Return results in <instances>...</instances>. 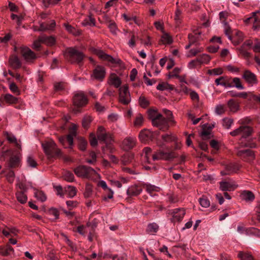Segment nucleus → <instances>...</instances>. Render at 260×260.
Here are the masks:
<instances>
[{
    "label": "nucleus",
    "instance_id": "6e6d98bb",
    "mask_svg": "<svg viewBox=\"0 0 260 260\" xmlns=\"http://www.w3.org/2000/svg\"><path fill=\"white\" fill-rule=\"evenodd\" d=\"M45 7L57 5L61 0H42Z\"/></svg>",
    "mask_w": 260,
    "mask_h": 260
},
{
    "label": "nucleus",
    "instance_id": "4d7b16f0",
    "mask_svg": "<svg viewBox=\"0 0 260 260\" xmlns=\"http://www.w3.org/2000/svg\"><path fill=\"white\" fill-rule=\"evenodd\" d=\"M139 104L143 108H146L149 105V101L144 96H141L139 98Z\"/></svg>",
    "mask_w": 260,
    "mask_h": 260
},
{
    "label": "nucleus",
    "instance_id": "864d4df0",
    "mask_svg": "<svg viewBox=\"0 0 260 260\" xmlns=\"http://www.w3.org/2000/svg\"><path fill=\"white\" fill-rule=\"evenodd\" d=\"M233 86L239 89H243L244 86L242 85L240 79L239 78L235 77L233 79Z\"/></svg>",
    "mask_w": 260,
    "mask_h": 260
},
{
    "label": "nucleus",
    "instance_id": "4468645a",
    "mask_svg": "<svg viewBox=\"0 0 260 260\" xmlns=\"http://www.w3.org/2000/svg\"><path fill=\"white\" fill-rule=\"evenodd\" d=\"M238 185L233 181H221L219 183V188L222 191H233L234 190Z\"/></svg>",
    "mask_w": 260,
    "mask_h": 260
},
{
    "label": "nucleus",
    "instance_id": "774afa93",
    "mask_svg": "<svg viewBox=\"0 0 260 260\" xmlns=\"http://www.w3.org/2000/svg\"><path fill=\"white\" fill-rule=\"evenodd\" d=\"M203 51L201 48L199 49H191L189 50L187 57H191L196 56L198 53L201 52Z\"/></svg>",
    "mask_w": 260,
    "mask_h": 260
},
{
    "label": "nucleus",
    "instance_id": "338daca9",
    "mask_svg": "<svg viewBox=\"0 0 260 260\" xmlns=\"http://www.w3.org/2000/svg\"><path fill=\"white\" fill-rule=\"evenodd\" d=\"M200 204L203 207L207 208L210 206L209 200L206 198L203 197L200 199Z\"/></svg>",
    "mask_w": 260,
    "mask_h": 260
},
{
    "label": "nucleus",
    "instance_id": "20e7f679",
    "mask_svg": "<svg viewBox=\"0 0 260 260\" xmlns=\"http://www.w3.org/2000/svg\"><path fill=\"white\" fill-rule=\"evenodd\" d=\"M64 55L72 63H80L83 60L85 55L75 48L70 47L66 49Z\"/></svg>",
    "mask_w": 260,
    "mask_h": 260
},
{
    "label": "nucleus",
    "instance_id": "69168bd1",
    "mask_svg": "<svg viewBox=\"0 0 260 260\" xmlns=\"http://www.w3.org/2000/svg\"><path fill=\"white\" fill-rule=\"evenodd\" d=\"M9 88L13 93H16L17 95L20 94V90L15 83H11L9 84Z\"/></svg>",
    "mask_w": 260,
    "mask_h": 260
},
{
    "label": "nucleus",
    "instance_id": "a211bd4d",
    "mask_svg": "<svg viewBox=\"0 0 260 260\" xmlns=\"http://www.w3.org/2000/svg\"><path fill=\"white\" fill-rule=\"evenodd\" d=\"M21 154L17 153L16 155L12 156L9 160V167L11 168L18 167L20 164Z\"/></svg>",
    "mask_w": 260,
    "mask_h": 260
},
{
    "label": "nucleus",
    "instance_id": "2f4dec72",
    "mask_svg": "<svg viewBox=\"0 0 260 260\" xmlns=\"http://www.w3.org/2000/svg\"><path fill=\"white\" fill-rule=\"evenodd\" d=\"M5 102L10 104H16L18 102V99L10 94H6L4 96Z\"/></svg>",
    "mask_w": 260,
    "mask_h": 260
},
{
    "label": "nucleus",
    "instance_id": "bf43d9fd",
    "mask_svg": "<svg viewBox=\"0 0 260 260\" xmlns=\"http://www.w3.org/2000/svg\"><path fill=\"white\" fill-rule=\"evenodd\" d=\"M91 118L89 116H86L82 120V125L84 128H87L91 122Z\"/></svg>",
    "mask_w": 260,
    "mask_h": 260
},
{
    "label": "nucleus",
    "instance_id": "393cba45",
    "mask_svg": "<svg viewBox=\"0 0 260 260\" xmlns=\"http://www.w3.org/2000/svg\"><path fill=\"white\" fill-rule=\"evenodd\" d=\"M161 137L162 140L161 141L165 143V147H166V143H169L177 141V137L172 134L162 135Z\"/></svg>",
    "mask_w": 260,
    "mask_h": 260
},
{
    "label": "nucleus",
    "instance_id": "f8f14e48",
    "mask_svg": "<svg viewBox=\"0 0 260 260\" xmlns=\"http://www.w3.org/2000/svg\"><path fill=\"white\" fill-rule=\"evenodd\" d=\"M136 142L137 140L135 137H127L122 141L121 147L125 151L129 150L136 146Z\"/></svg>",
    "mask_w": 260,
    "mask_h": 260
},
{
    "label": "nucleus",
    "instance_id": "0eeeda50",
    "mask_svg": "<svg viewBox=\"0 0 260 260\" xmlns=\"http://www.w3.org/2000/svg\"><path fill=\"white\" fill-rule=\"evenodd\" d=\"M237 155L243 161L251 164L255 158L254 152L251 149L239 150L237 152Z\"/></svg>",
    "mask_w": 260,
    "mask_h": 260
},
{
    "label": "nucleus",
    "instance_id": "e433bc0d",
    "mask_svg": "<svg viewBox=\"0 0 260 260\" xmlns=\"http://www.w3.org/2000/svg\"><path fill=\"white\" fill-rule=\"evenodd\" d=\"M223 72L222 68H217L213 69L208 70L207 71L208 74L212 76H218L221 75Z\"/></svg>",
    "mask_w": 260,
    "mask_h": 260
},
{
    "label": "nucleus",
    "instance_id": "b1692460",
    "mask_svg": "<svg viewBox=\"0 0 260 260\" xmlns=\"http://www.w3.org/2000/svg\"><path fill=\"white\" fill-rule=\"evenodd\" d=\"M40 40L42 41V43H44L48 46H52L55 43V39L53 37H47L45 35L40 36Z\"/></svg>",
    "mask_w": 260,
    "mask_h": 260
},
{
    "label": "nucleus",
    "instance_id": "9b49d317",
    "mask_svg": "<svg viewBox=\"0 0 260 260\" xmlns=\"http://www.w3.org/2000/svg\"><path fill=\"white\" fill-rule=\"evenodd\" d=\"M106 76L105 68L101 66H98L93 70V73L91 75L92 79H94L98 81H102L105 78Z\"/></svg>",
    "mask_w": 260,
    "mask_h": 260
},
{
    "label": "nucleus",
    "instance_id": "f257e3e1",
    "mask_svg": "<svg viewBox=\"0 0 260 260\" xmlns=\"http://www.w3.org/2000/svg\"><path fill=\"white\" fill-rule=\"evenodd\" d=\"M148 116L154 126L159 128L162 131L169 129L168 122L170 120V117L165 118L157 110L154 109H149L148 111Z\"/></svg>",
    "mask_w": 260,
    "mask_h": 260
},
{
    "label": "nucleus",
    "instance_id": "2eb2a0df",
    "mask_svg": "<svg viewBox=\"0 0 260 260\" xmlns=\"http://www.w3.org/2000/svg\"><path fill=\"white\" fill-rule=\"evenodd\" d=\"M94 54L99 56L101 59L106 60L111 63H116V60L111 55L106 54L103 50L98 49H93Z\"/></svg>",
    "mask_w": 260,
    "mask_h": 260
},
{
    "label": "nucleus",
    "instance_id": "8fccbe9b",
    "mask_svg": "<svg viewBox=\"0 0 260 260\" xmlns=\"http://www.w3.org/2000/svg\"><path fill=\"white\" fill-rule=\"evenodd\" d=\"M35 197L41 202H44L46 200V196L42 191H36L35 193Z\"/></svg>",
    "mask_w": 260,
    "mask_h": 260
},
{
    "label": "nucleus",
    "instance_id": "c756f323",
    "mask_svg": "<svg viewBox=\"0 0 260 260\" xmlns=\"http://www.w3.org/2000/svg\"><path fill=\"white\" fill-rule=\"evenodd\" d=\"M241 136L242 138H245L250 135L252 129L250 127L248 126H241Z\"/></svg>",
    "mask_w": 260,
    "mask_h": 260
},
{
    "label": "nucleus",
    "instance_id": "7c9ffc66",
    "mask_svg": "<svg viewBox=\"0 0 260 260\" xmlns=\"http://www.w3.org/2000/svg\"><path fill=\"white\" fill-rule=\"evenodd\" d=\"M197 59L199 63L201 65V64H207L209 63L210 61L211 58L208 55L206 54H203L199 56Z\"/></svg>",
    "mask_w": 260,
    "mask_h": 260
},
{
    "label": "nucleus",
    "instance_id": "1a4fd4ad",
    "mask_svg": "<svg viewBox=\"0 0 260 260\" xmlns=\"http://www.w3.org/2000/svg\"><path fill=\"white\" fill-rule=\"evenodd\" d=\"M168 214L172 216V222L181 221L185 214V210L184 208H176L168 211Z\"/></svg>",
    "mask_w": 260,
    "mask_h": 260
},
{
    "label": "nucleus",
    "instance_id": "a18cd8bd",
    "mask_svg": "<svg viewBox=\"0 0 260 260\" xmlns=\"http://www.w3.org/2000/svg\"><path fill=\"white\" fill-rule=\"evenodd\" d=\"M105 191V195L103 197V200L107 201L108 199H111L113 198V191L110 188L106 189Z\"/></svg>",
    "mask_w": 260,
    "mask_h": 260
},
{
    "label": "nucleus",
    "instance_id": "cd10ccee",
    "mask_svg": "<svg viewBox=\"0 0 260 260\" xmlns=\"http://www.w3.org/2000/svg\"><path fill=\"white\" fill-rule=\"evenodd\" d=\"M144 187L146 189V191L149 193L151 196H153V192H158L159 191V188L155 186L154 185H152L148 184H144Z\"/></svg>",
    "mask_w": 260,
    "mask_h": 260
},
{
    "label": "nucleus",
    "instance_id": "aec40b11",
    "mask_svg": "<svg viewBox=\"0 0 260 260\" xmlns=\"http://www.w3.org/2000/svg\"><path fill=\"white\" fill-rule=\"evenodd\" d=\"M239 169V167L236 164H230L225 167V171H221L222 175H230L237 172Z\"/></svg>",
    "mask_w": 260,
    "mask_h": 260
},
{
    "label": "nucleus",
    "instance_id": "7ed1b4c3",
    "mask_svg": "<svg viewBox=\"0 0 260 260\" xmlns=\"http://www.w3.org/2000/svg\"><path fill=\"white\" fill-rule=\"evenodd\" d=\"M96 135L99 140L104 142L106 144L105 147L102 148L103 151L104 152L107 149L112 152L114 148L110 145L114 141L112 134L107 132L103 126H100L98 128Z\"/></svg>",
    "mask_w": 260,
    "mask_h": 260
},
{
    "label": "nucleus",
    "instance_id": "de8ad7c7",
    "mask_svg": "<svg viewBox=\"0 0 260 260\" xmlns=\"http://www.w3.org/2000/svg\"><path fill=\"white\" fill-rule=\"evenodd\" d=\"M246 234L253 235L260 237V230L255 228H250L246 229Z\"/></svg>",
    "mask_w": 260,
    "mask_h": 260
},
{
    "label": "nucleus",
    "instance_id": "6ab92c4d",
    "mask_svg": "<svg viewBox=\"0 0 260 260\" xmlns=\"http://www.w3.org/2000/svg\"><path fill=\"white\" fill-rule=\"evenodd\" d=\"M108 83L114 86L115 88H118L121 84V81L120 78L116 74L112 73L109 77Z\"/></svg>",
    "mask_w": 260,
    "mask_h": 260
},
{
    "label": "nucleus",
    "instance_id": "4be33fe9",
    "mask_svg": "<svg viewBox=\"0 0 260 260\" xmlns=\"http://www.w3.org/2000/svg\"><path fill=\"white\" fill-rule=\"evenodd\" d=\"M59 141L64 148H71L73 144V138L70 135H68L67 137H60Z\"/></svg>",
    "mask_w": 260,
    "mask_h": 260
},
{
    "label": "nucleus",
    "instance_id": "4c0bfd02",
    "mask_svg": "<svg viewBox=\"0 0 260 260\" xmlns=\"http://www.w3.org/2000/svg\"><path fill=\"white\" fill-rule=\"evenodd\" d=\"M144 121V118L142 115L140 113L138 114L135 118L134 124L136 127H140L142 125Z\"/></svg>",
    "mask_w": 260,
    "mask_h": 260
},
{
    "label": "nucleus",
    "instance_id": "412c9836",
    "mask_svg": "<svg viewBox=\"0 0 260 260\" xmlns=\"http://www.w3.org/2000/svg\"><path fill=\"white\" fill-rule=\"evenodd\" d=\"M142 191V188L140 186L134 185L128 188L126 193L129 197H133L139 195Z\"/></svg>",
    "mask_w": 260,
    "mask_h": 260
},
{
    "label": "nucleus",
    "instance_id": "f3484780",
    "mask_svg": "<svg viewBox=\"0 0 260 260\" xmlns=\"http://www.w3.org/2000/svg\"><path fill=\"white\" fill-rule=\"evenodd\" d=\"M242 78L249 84L253 85L257 83L255 75L249 70L244 72Z\"/></svg>",
    "mask_w": 260,
    "mask_h": 260
},
{
    "label": "nucleus",
    "instance_id": "f03ea898",
    "mask_svg": "<svg viewBox=\"0 0 260 260\" xmlns=\"http://www.w3.org/2000/svg\"><path fill=\"white\" fill-rule=\"evenodd\" d=\"M156 146L159 149L156 151L152 155V157L153 160H170L175 157V154L172 151H165L164 149L168 150V147H165V143L160 140H156Z\"/></svg>",
    "mask_w": 260,
    "mask_h": 260
},
{
    "label": "nucleus",
    "instance_id": "ea45409f",
    "mask_svg": "<svg viewBox=\"0 0 260 260\" xmlns=\"http://www.w3.org/2000/svg\"><path fill=\"white\" fill-rule=\"evenodd\" d=\"M63 25L69 32L72 34L74 35H79L80 34V32L78 30H76L72 25L67 23H64Z\"/></svg>",
    "mask_w": 260,
    "mask_h": 260
},
{
    "label": "nucleus",
    "instance_id": "dca6fc26",
    "mask_svg": "<svg viewBox=\"0 0 260 260\" xmlns=\"http://www.w3.org/2000/svg\"><path fill=\"white\" fill-rule=\"evenodd\" d=\"M153 136L151 131L144 129L140 132L139 138L142 142L146 143L152 140Z\"/></svg>",
    "mask_w": 260,
    "mask_h": 260
},
{
    "label": "nucleus",
    "instance_id": "c85d7f7f",
    "mask_svg": "<svg viewBox=\"0 0 260 260\" xmlns=\"http://www.w3.org/2000/svg\"><path fill=\"white\" fill-rule=\"evenodd\" d=\"M17 201L21 204H25L27 200V197L23 191H17L16 193Z\"/></svg>",
    "mask_w": 260,
    "mask_h": 260
},
{
    "label": "nucleus",
    "instance_id": "473e14b6",
    "mask_svg": "<svg viewBox=\"0 0 260 260\" xmlns=\"http://www.w3.org/2000/svg\"><path fill=\"white\" fill-rule=\"evenodd\" d=\"M10 63L15 69L19 68L21 66V63L19 59L17 56H14L9 60Z\"/></svg>",
    "mask_w": 260,
    "mask_h": 260
},
{
    "label": "nucleus",
    "instance_id": "c9c22d12",
    "mask_svg": "<svg viewBox=\"0 0 260 260\" xmlns=\"http://www.w3.org/2000/svg\"><path fill=\"white\" fill-rule=\"evenodd\" d=\"M143 153L144 154L145 161L148 163L150 162V156L151 155L152 149L151 148L146 147L143 149Z\"/></svg>",
    "mask_w": 260,
    "mask_h": 260
},
{
    "label": "nucleus",
    "instance_id": "a878e982",
    "mask_svg": "<svg viewBox=\"0 0 260 260\" xmlns=\"http://www.w3.org/2000/svg\"><path fill=\"white\" fill-rule=\"evenodd\" d=\"M228 106L230 111L236 112L239 108V105L234 100L231 99L228 102Z\"/></svg>",
    "mask_w": 260,
    "mask_h": 260
},
{
    "label": "nucleus",
    "instance_id": "ddd939ff",
    "mask_svg": "<svg viewBox=\"0 0 260 260\" xmlns=\"http://www.w3.org/2000/svg\"><path fill=\"white\" fill-rule=\"evenodd\" d=\"M20 53L27 61L35 59L37 57L35 53L27 47H21L20 48Z\"/></svg>",
    "mask_w": 260,
    "mask_h": 260
},
{
    "label": "nucleus",
    "instance_id": "680f3d73",
    "mask_svg": "<svg viewBox=\"0 0 260 260\" xmlns=\"http://www.w3.org/2000/svg\"><path fill=\"white\" fill-rule=\"evenodd\" d=\"M226 79L225 77L221 76L220 77L215 80V83L217 86L221 85V86H225V81Z\"/></svg>",
    "mask_w": 260,
    "mask_h": 260
},
{
    "label": "nucleus",
    "instance_id": "49530a36",
    "mask_svg": "<svg viewBox=\"0 0 260 260\" xmlns=\"http://www.w3.org/2000/svg\"><path fill=\"white\" fill-rule=\"evenodd\" d=\"M224 31L225 35L228 37V39L232 41L231 28L226 22H224Z\"/></svg>",
    "mask_w": 260,
    "mask_h": 260
},
{
    "label": "nucleus",
    "instance_id": "f704fd0d",
    "mask_svg": "<svg viewBox=\"0 0 260 260\" xmlns=\"http://www.w3.org/2000/svg\"><path fill=\"white\" fill-rule=\"evenodd\" d=\"M242 196L243 199L246 201H252L254 199V195L250 191H244Z\"/></svg>",
    "mask_w": 260,
    "mask_h": 260
},
{
    "label": "nucleus",
    "instance_id": "6e6552de",
    "mask_svg": "<svg viewBox=\"0 0 260 260\" xmlns=\"http://www.w3.org/2000/svg\"><path fill=\"white\" fill-rule=\"evenodd\" d=\"M119 91V102L123 105H127L131 101L128 86L124 85L121 87Z\"/></svg>",
    "mask_w": 260,
    "mask_h": 260
},
{
    "label": "nucleus",
    "instance_id": "9d476101",
    "mask_svg": "<svg viewBox=\"0 0 260 260\" xmlns=\"http://www.w3.org/2000/svg\"><path fill=\"white\" fill-rule=\"evenodd\" d=\"M87 102V99L83 92L80 91L75 94L73 103L75 106L81 107L86 105Z\"/></svg>",
    "mask_w": 260,
    "mask_h": 260
},
{
    "label": "nucleus",
    "instance_id": "5fc2aeb1",
    "mask_svg": "<svg viewBox=\"0 0 260 260\" xmlns=\"http://www.w3.org/2000/svg\"><path fill=\"white\" fill-rule=\"evenodd\" d=\"M182 19V12L179 9H177L175 13L174 20L176 23H180Z\"/></svg>",
    "mask_w": 260,
    "mask_h": 260
},
{
    "label": "nucleus",
    "instance_id": "58836bf2",
    "mask_svg": "<svg viewBox=\"0 0 260 260\" xmlns=\"http://www.w3.org/2000/svg\"><path fill=\"white\" fill-rule=\"evenodd\" d=\"M235 37L236 40L233 41V43L236 45L243 40L244 35L241 31L237 30L235 34Z\"/></svg>",
    "mask_w": 260,
    "mask_h": 260
},
{
    "label": "nucleus",
    "instance_id": "e2e57ef3",
    "mask_svg": "<svg viewBox=\"0 0 260 260\" xmlns=\"http://www.w3.org/2000/svg\"><path fill=\"white\" fill-rule=\"evenodd\" d=\"M203 128V130L202 131V132L201 133V136L203 138V139H209L210 138V136H211V132L210 131V129H204Z\"/></svg>",
    "mask_w": 260,
    "mask_h": 260
},
{
    "label": "nucleus",
    "instance_id": "423d86ee",
    "mask_svg": "<svg viewBox=\"0 0 260 260\" xmlns=\"http://www.w3.org/2000/svg\"><path fill=\"white\" fill-rule=\"evenodd\" d=\"M42 146L45 153L50 157L61 155V150L57 147L56 144L52 140L45 141L42 144Z\"/></svg>",
    "mask_w": 260,
    "mask_h": 260
},
{
    "label": "nucleus",
    "instance_id": "0e129e2a",
    "mask_svg": "<svg viewBox=\"0 0 260 260\" xmlns=\"http://www.w3.org/2000/svg\"><path fill=\"white\" fill-rule=\"evenodd\" d=\"M63 179L68 182H73L74 179V176L73 173L67 172L63 176Z\"/></svg>",
    "mask_w": 260,
    "mask_h": 260
},
{
    "label": "nucleus",
    "instance_id": "bb28decb",
    "mask_svg": "<svg viewBox=\"0 0 260 260\" xmlns=\"http://www.w3.org/2000/svg\"><path fill=\"white\" fill-rule=\"evenodd\" d=\"M13 251V248L9 244L6 245L5 247H0V254L4 256L9 255Z\"/></svg>",
    "mask_w": 260,
    "mask_h": 260
},
{
    "label": "nucleus",
    "instance_id": "5701e85b",
    "mask_svg": "<svg viewBox=\"0 0 260 260\" xmlns=\"http://www.w3.org/2000/svg\"><path fill=\"white\" fill-rule=\"evenodd\" d=\"M6 138L10 143L14 144L18 149H21V141H18L15 136L7 133Z\"/></svg>",
    "mask_w": 260,
    "mask_h": 260
},
{
    "label": "nucleus",
    "instance_id": "37998d69",
    "mask_svg": "<svg viewBox=\"0 0 260 260\" xmlns=\"http://www.w3.org/2000/svg\"><path fill=\"white\" fill-rule=\"evenodd\" d=\"M238 256L241 260H254L252 255L249 253H243L239 252Z\"/></svg>",
    "mask_w": 260,
    "mask_h": 260
},
{
    "label": "nucleus",
    "instance_id": "09e8293b",
    "mask_svg": "<svg viewBox=\"0 0 260 260\" xmlns=\"http://www.w3.org/2000/svg\"><path fill=\"white\" fill-rule=\"evenodd\" d=\"M48 214L53 216V219H57L59 218V211L54 208H51L48 210Z\"/></svg>",
    "mask_w": 260,
    "mask_h": 260
},
{
    "label": "nucleus",
    "instance_id": "13d9d810",
    "mask_svg": "<svg viewBox=\"0 0 260 260\" xmlns=\"http://www.w3.org/2000/svg\"><path fill=\"white\" fill-rule=\"evenodd\" d=\"M215 113L218 115H221L225 112V107L223 105H218L215 109Z\"/></svg>",
    "mask_w": 260,
    "mask_h": 260
},
{
    "label": "nucleus",
    "instance_id": "39448f33",
    "mask_svg": "<svg viewBox=\"0 0 260 260\" xmlns=\"http://www.w3.org/2000/svg\"><path fill=\"white\" fill-rule=\"evenodd\" d=\"M75 174L82 178L92 179L98 175L96 172L90 167L80 166L74 169Z\"/></svg>",
    "mask_w": 260,
    "mask_h": 260
},
{
    "label": "nucleus",
    "instance_id": "603ef678",
    "mask_svg": "<svg viewBox=\"0 0 260 260\" xmlns=\"http://www.w3.org/2000/svg\"><path fill=\"white\" fill-rule=\"evenodd\" d=\"M26 162L27 165L32 168H35L37 165L36 161L31 155L27 156Z\"/></svg>",
    "mask_w": 260,
    "mask_h": 260
},
{
    "label": "nucleus",
    "instance_id": "79ce46f5",
    "mask_svg": "<svg viewBox=\"0 0 260 260\" xmlns=\"http://www.w3.org/2000/svg\"><path fill=\"white\" fill-rule=\"evenodd\" d=\"M68 196L70 198H73L76 195L77 190L74 186H68L66 189Z\"/></svg>",
    "mask_w": 260,
    "mask_h": 260
},
{
    "label": "nucleus",
    "instance_id": "c03bdc74",
    "mask_svg": "<svg viewBox=\"0 0 260 260\" xmlns=\"http://www.w3.org/2000/svg\"><path fill=\"white\" fill-rule=\"evenodd\" d=\"M161 41L164 44H170L173 42V39L168 34H164L161 36Z\"/></svg>",
    "mask_w": 260,
    "mask_h": 260
},
{
    "label": "nucleus",
    "instance_id": "3c124183",
    "mask_svg": "<svg viewBox=\"0 0 260 260\" xmlns=\"http://www.w3.org/2000/svg\"><path fill=\"white\" fill-rule=\"evenodd\" d=\"M156 89L158 90L164 91L166 89H172V87H171V85L168 83L162 82L158 84L156 87Z\"/></svg>",
    "mask_w": 260,
    "mask_h": 260
},
{
    "label": "nucleus",
    "instance_id": "a19ab883",
    "mask_svg": "<svg viewBox=\"0 0 260 260\" xmlns=\"http://www.w3.org/2000/svg\"><path fill=\"white\" fill-rule=\"evenodd\" d=\"M233 122V119L225 117L222 119V126L226 129H230Z\"/></svg>",
    "mask_w": 260,
    "mask_h": 260
},
{
    "label": "nucleus",
    "instance_id": "052dcab7",
    "mask_svg": "<svg viewBox=\"0 0 260 260\" xmlns=\"http://www.w3.org/2000/svg\"><path fill=\"white\" fill-rule=\"evenodd\" d=\"M92 192V188L91 185L86 184L85 187V190L84 193V196L85 198H88L91 195Z\"/></svg>",
    "mask_w": 260,
    "mask_h": 260
},
{
    "label": "nucleus",
    "instance_id": "72a5a7b5",
    "mask_svg": "<svg viewBox=\"0 0 260 260\" xmlns=\"http://www.w3.org/2000/svg\"><path fill=\"white\" fill-rule=\"evenodd\" d=\"M158 225L155 223H152L148 225L146 232L148 234H153L158 231Z\"/></svg>",
    "mask_w": 260,
    "mask_h": 260
}]
</instances>
